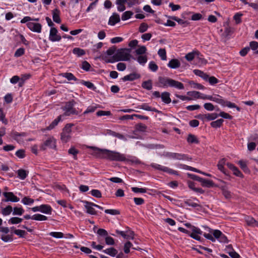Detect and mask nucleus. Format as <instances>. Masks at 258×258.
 <instances>
[{
  "label": "nucleus",
  "instance_id": "1",
  "mask_svg": "<svg viewBox=\"0 0 258 258\" xmlns=\"http://www.w3.org/2000/svg\"><path fill=\"white\" fill-rule=\"evenodd\" d=\"M130 49H120L111 57L107 58L105 57L104 60L105 62L109 63H113L118 61H127L130 59Z\"/></svg>",
  "mask_w": 258,
  "mask_h": 258
},
{
  "label": "nucleus",
  "instance_id": "2",
  "mask_svg": "<svg viewBox=\"0 0 258 258\" xmlns=\"http://www.w3.org/2000/svg\"><path fill=\"white\" fill-rule=\"evenodd\" d=\"M105 159L111 161L122 162L126 160V156L124 154L114 151H111L106 149L105 151Z\"/></svg>",
  "mask_w": 258,
  "mask_h": 258
},
{
  "label": "nucleus",
  "instance_id": "3",
  "mask_svg": "<svg viewBox=\"0 0 258 258\" xmlns=\"http://www.w3.org/2000/svg\"><path fill=\"white\" fill-rule=\"evenodd\" d=\"M74 125L73 123H68L63 127L61 133V140L62 142L67 143L71 137L72 127Z\"/></svg>",
  "mask_w": 258,
  "mask_h": 258
},
{
  "label": "nucleus",
  "instance_id": "4",
  "mask_svg": "<svg viewBox=\"0 0 258 258\" xmlns=\"http://www.w3.org/2000/svg\"><path fill=\"white\" fill-rule=\"evenodd\" d=\"M75 101L74 100L67 102L65 105L62 107L64 111V115L69 116L71 114H78V112L74 107L75 104Z\"/></svg>",
  "mask_w": 258,
  "mask_h": 258
},
{
  "label": "nucleus",
  "instance_id": "5",
  "mask_svg": "<svg viewBox=\"0 0 258 258\" xmlns=\"http://www.w3.org/2000/svg\"><path fill=\"white\" fill-rule=\"evenodd\" d=\"M159 155L161 156L173 160H184L187 159V157L186 155L178 153L164 152L163 153L160 154Z\"/></svg>",
  "mask_w": 258,
  "mask_h": 258
},
{
  "label": "nucleus",
  "instance_id": "6",
  "mask_svg": "<svg viewBox=\"0 0 258 258\" xmlns=\"http://www.w3.org/2000/svg\"><path fill=\"white\" fill-rule=\"evenodd\" d=\"M151 166L155 169H156V170H158L159 171H162L168 173L170 174H173V175H178V172L177 171H175V170H173L171 168H169L167 167H166V166H163V165H160L158 164L153 163L152 164H151Z\"/></svg>",
  "mask_w": 258,
  "mask_h": 258
},
{
  "label": "nucleus",
  "instance_id": "7",
  "mask_svg": "<svg viewBox=\"0 0 258 258\" xmlns=\"http://www.w3.org/2000/svg\"><path fill=\"white\" fill-rule=\"evenodd\" d=\"M213 101L216 102L223 106H227L228 107H235V104L230 101L224 100L221 96L219 95H214Z\"/></svg>",
  "mask_w": 258,
  "mask_h": 258
},
{
  "label": "nucleus",
  "instance_id": "8",
  "mask_svg": "<svg viewBox=\"0 0 258 258\" xmlns=\"http://www.w3.org/2000/svg\"><path fill=\"white\" fill-rule=\"evenodd\" d=\"M88 148L93 150V153H92L93 156L99 158L105 159L106 149H101L93 146H89Z\"/></svg>",
  "mask_w": 258,
  "mask_h": 258
},
{
  "label": "nucleus",
  "instance_id": "9",
  "mask_svg": "<svg viewBox=\"0 0 258 258\" xmlns=\"http://www.w3.org/2000/svg\"><path fill=\"white\" fill-rule=\"evenodd\" d=\"M55 143V140L53 138H49L41 145L40 150L44 151L48 148L51 149L55 148L56 147Z\"/></svg>",
  "mask_w": 258,
  "mask_h": 258
},
{
  "label": "nucleus",
  "instance_id": "10",
  "mask_svg": "<svg viewBox=\"0 0 258 258\" xmlns=\"http://www.w3.org/2000/svg\"><path fill=\"white\" fill-rule=\"evenodd\" d=\"M57 30L55 28L53 27L50 29L49 39L51 41H59L61 40V37L57 34Z\"/></svg>",
  "mask_w": 258,
  "mask_h": 258
},
{
  "label": "nucleus",
  "instance_id": "11",
  "mask_svg": "<svg viewBox=\"0 0 258 258\" xmlns=\"http://www.w3.org/2000/svg\"><path fill=\"white\" fill-rule=\"evenodd\" d=\"M27 27L32 31L40 33L42 29V25L39 23L34 22H28L26 24Z\"/></svg>",
  "mask_w": 258,
  "mask_h": 258
},
{
  "label": "nucleus",
  "instance_id": "12",
  "mask_svg": "<svg viewBox=\"0 0 258 258\" xmlns=\"http://www.w3.org/2000/svg\"><path fill=\"white\" fill-rule=\"evenodd\" d=\"M213 236L217 239L219 242L227 243L228 240L227 237L219 230H215L213 232Z\"/></svg>",
  "mask_w": 258,
  "mask_h": 258
},
{
  "label": "nucleus",
  "instance_id": "13",
  "mask_svg": "<svg viewBox=\"0 0 258 258\" xmlns=\"http://www.w3.org/2000/svg\"><path fill=\"white\" fill-rule=\"evenodd\" d=\"M3 195L6 198V199L3 200L4 202H17L20 200L19 198L15 196L12 192H5Z\"/></svg>",
  "mask_w": 258,
  "mask_h": 258
},
{
  "label": "nucleus",
  "instance_id": "14",
  "mask_svg": "<svg viewBox=\"0 0 258 258\" xmlns=\"http://www.w3.org/2000/svg\"><path fill=\"white\" fill-rule=\"evenodd\" d=\"M172 79L166 77H159L158 78L160 86L167 88L170 86Z\"/></svg>",
  "mask_w": 258,
  "mask_h": 258
},
{
  "label": "nucleus",
  "instance_id": "15",
  "mask_svg": "<svg viewBox=\"0 0 258 258\" xmlns=\"http://www.w3.org/2000/svg\"><path fill=\"white\" fill-rule=\"evenodd\" d=\"M84 203L85 204V208L87 210L86 212L87 213L90 215H96V211L94 208L95 204L88 201H84Z\"/></svg>",
  "mask_w": 258,
  "mask_h": 258
},
{
  "label": "nucleus",
  "instance_id": "16",
  "mask_svg": "<svg viewBox=\"0 0 258 258\" xmlns=\"http://www.w3.org/2000/svg\"><path fill=\"white\" fill-rule=\"evenodd\" d=\"M141 75L137 73H133L124 76L121 79L123 81H133L140 78Z\"/></svg>",
  "mask_w": 258,
  "mask_h": 258
},
{
  "label": "nucleus",
  "instance_id": "17",
  "mask_svg": "<svg viewBox=\"0 0 258 258\" xmlns=\"http://www.w3.org/2000/svg\"><path fill=\"white\" fill-rule=\"evenodd\" d=\"M120 21L119 15L117 13H113V15L110 17L108 24L111 26H114L116 23Z\"/></svg>",
  "mask_w": 258,
  "mask_h": 258
},
{
  "label": "nucleus",
  "instance_id": "18",
  "mask_svg": "<svg viewBox=\"0 0 258 258\" xmlns=\"http://www.w3.org/2000/svg\"><path fill=\"white\" fill-rule=\"evenodd\" d=\"M26 136L27 134L24 132L19 133L17 132H14L12 133V137L19 143L23 142V140L22 139H19V137H24Z\"/></svg>",
  "mask_w": 258,
  "mask_h": 258
},
{
  "label": "nucleus",
  "instance_id": "19",
  "mask_svg": "<svg viewBox=\"0 0 258 258\" xmlns=\"http://www.w3.org/2000/svg\"><path fill=\"white\" fill-rule=\"evenodd\" d=\"M52 19L54 22L56 23H60L61 20L60 18V11L58 9H55L52 11Z\"/></svg>",
  "mask_w": 258,
  "mask_h": 258
},
{
  "label": "nucleus",
  "instance_id": "20",
  "mask_svg": "<svg viewBox=\"0 0 258 258\" xmlns=\"http://www.w3.org/2000/svg\"><path fill=\"white\" fill-rule=\"evenodd\" d=\"M218 117V114L216 113H208L202 116L201 119H206L207 121L213 120Z\"/></svg>",
  "mask_w": 258,
  "mask_h": 258
},
{
  "label": "nucleus",
  "instance_id": "21",
  "mask_svg": "<svg viewBox=\"0 0 258 258\" xmlns=\"http://www.w3.org/2000/svg\"><path fill=\"white\" fill-rule=\"evenodd\" d=\"M170 87H173L179 90H182L184 89V85L182 83L173 79L171 80Z\"/></svg>",
  "mask_w": 258,
  "mask_h": 258
},
{
  "label": "nucleus",
  "instance_id": "22",
  "mask_svg": "<svg viewBox=\"0 0 258 258\" xmlns=\"http://www.w3.org/2000/svg\"><path fill=\"white\" fill-rule=\"evenodd\" d=\"M245 221L247 224L252 227H258V221L251 217L247 216L245 217Z\"/></svg>",
  "mask_w": 258,
  "mask_h": 258
},
{
  "label": "nucleus",
  "instance_id": "23",
  "mask_svg": "<svg viewBox=\"0 0 258 258\" xmlns=\"http://www.w3.org/2000/svg\"><path fill=\"white\" fill-rule=\"evenodd\" d=\"M40 212L46 214H51L52 209L48 205H41L40 206Z\"/></svg>",
  "mask_w": 258,
  "mask_h": 258
},
{
  "label": "nucleus",
  "instance_id": "24",
  "mask_svg": "<svg viewBox=\"0 0 258 258\" xmlns=\"http://www.w3.org/2000/svg\"><path fill=\"white\" fill-rule=\"evenodd\" d=\"M170 93L168 92H163L161 95L162 101L166 104L170 103L171 102V100L170 98Z\"/></svg>",
  "mask_w": 258,
  "mask_h": 258
},
{
  "label": "nucleus",
  "instance_id": "25",
  "mask_svg": "<svg viewBox=\"0 0 258 258\" xmlns=\"http://www.w3.org/2000/svg\"><path fill=\"white\" fill-rule=\"evenodd\" d=\"M168 67L171 69H177L180 66V61L177 59H172L169 61Z\"/></svg>",
  "mask_w": 258,
  "mask_h": 258
},
{
  "label": "nucleus",
  "instance_id": "26",
  "mask_svg": "<svg viewBox=\"0 0 258 258\" xmlns=\"http://www.w3.org/2000/svg\"><path fill=\"white\" fill-rule=\"evenodd\" d=\"M61 75L63 77L66 78L69 81L74 80L77 82V83H79L80 80L75 77V76L71 73H62Z\"/></svg>",
  "mask_w": 258,
  "mask_h": 258
},
{
  "label": "nucleus",
  "instance_id": "27",
  "mask_svg": "<svg viewBox=\"0 0 258 258\" xmlns=\"http://www.w3.org/2000/svg\"><path fill=\"white\" fill-rule=\"evenodd\" d=\"M200 182L201 183L202 185L204 187H213L214 185V182L212 180L206 179L203 178H202Z\"/></svg>",
  "mask_w": 258,
  "mask_h": 258
},
{
  "label": "nucleus",
  "instance_id": "28",
  "mask_svg": "<svg viewBox=\"0 0 258 258\" xmlns=\"http://www.w3.org/2000/svg\"><path fill=\"white\" fill-rule=\"evenodd\" d=\"M125 1L124 0H116V4L117 5V10L119 12H123L125 9L124 6Z\"/></svg>",
  "mask_w": 258,
  "mask_h": 258
},
{
  "label": "nucleus",
  "instance_id": "29",
  "mask_svg": "<svg viewBox=\"0 0 258 258\" xmlns=\"http://www.w3.org/2000/svg\"><path fill=\"white\" fill-rule=\"evenodd\" d=\"M194 72L196 75L200 77L205 81H208V75L206 73H205L204 72L199 70H195Z\"/></svg>",
  "mask_w": 258,
  "mask_h": 258
},
{
  "label": "nucleus",
  "instance_id": "30",
  "mask_svg": "<svg viewBox=\"0 0 258 258\" xmlns=\"http://www.w3.org/2000/svg\"><path fill=\"white\" fill-rule=\"evenodd\" d=\"M18 176L21 179L24 180L25 179L28 175V171L25 170L24 169H19L17 171Z\"/></svg>",
  "mask_w": 258,
  "mask_h": 258
},
{
  "label": "nucleus",
  "instance_id": "31",
  "mask_svg": "<svg viewBox=\"0 0 258 258\" xmlns=\"http://www.w3.org/2000/svg\"><path fill=\"white\" fill-rule=\"evenodd\" d=\"M61 116L59 115L56 118H55L51 123L47 127L48 130L53 129L55 126L57 125L58 122L61 120Z\"/></svg>",
  "mask_w": 258,
  "mask_h": 258
},
{
  "label": "nucleus",
  "instance_id": "32",
  "mask_svg": "<svg viewBox=\"0 0 258 258\" xmlns=\"http://www.w3.org/2000/svg\"><path fill=\"white\" fill-rule=\"evenodd\" d=\"M226 164V161L225 159H222L219 161V163L217 165L218 169L224 174H226V170L224 168V165Z\"/></svg>",
  "mask_w": 258,
  "mask_h": 258
},
{
  "label": "nucleus",
  "instance_id": "33",
  "mask_svg": "<svg viewBox=\"0 0 258 258\" xmlns=\"http://www.w3.org/2000/svg\"><path fill=\"white\" fill-rule=\"evenodd\" d=\"M187 141L190 144H198L199 141L197 137L192 134H189L187 138Z\"/></svg>",
  "mask_w": 258,
  "mask_h": 258
},
{
  "label": "nucleus",
  "instance_id": "34",
  "mask_svg": "<svg viewBox=\"0 0 258 258\" xmlns=\"http://www.w3.org/2000/svg\"><path fill=\"white\" fill-rule=\"evenodd\" d=\"M103 251L111 256H114L117 253V251L113 247H110L103 250Z\"/></svg>",
  "mask_w": 258,
  "mask_h": 258
},
{
  "label": "nucleus",
  "instance_id": "35",
  "mask_svg": "<svg viewBox=\"0 0 258 258\" xmlns=\"http://www.w3.org/2000/svg\"><path fill=\"white\" fill-rule=\"evenodd\" d=\"M32 219L36 221H45L47 220V217L44 215L37 214L32 216Z\"/></svg>",
  "mask_w": 258,
  "mask_h": 258
},
{
  "label": "nucleus",
  "instance_id": "36",
  "mask_svg": "<svg viewBox=\"0 0 258 258\" xmlns=\"http://www.w3.org/2000/svg\"><path fill=\"white\" fill-rule=\"evenodd\" d=\"M142 87L147 90H151L152 89V83L151 80L144 81L142 84Z\"/></svg>",
  "mask_w": 258,
  "mask_h": 258
},
{
  "label": "nucleus",
  "instance_id": "37",
  "mask_svg": "<svg viewBox=\"0 0 258 258\" xmlns=\"http://www.w3.org/2000/svg\"><path fill=\"white\" fill-rule=\"evenodd\" d=\"M79 83H81L86 86L88 88L92 89L93 90H95L96 89V87L94 86V84L90 82L80 80Z\"/></svg>",
  "mask_w": 258,
  "mask_h": 258
},
{
  "label": "nucleus",
  "instance_id": "38",
  "mask_svg": "<svg viewBox=\"0 0 258 258\" xmlns=\"http://www.w3.org/2000/svg\"><path fill=\"white\" fill-rule=\"evenodd\" d=\"M223 122L224 120L223 119H219L216 121H212L211 123V125L214 128L220 127L222 125Z\"/></svg>",
  "mask_w": 258,
  "mask_h": 258
},
{
  "label": "nucleus",
  "instance_id": "39",
  "mask_svg": "<svg viewBox=\"0 0 258 258\" xmlns=\"http://www.w3.org/2000/svg\"><path fill=\"white\" fill-rule=\"evenodd\" d=\"M198 51H192L191 52H189L185 55V58L188 61H191L194 59L195 55L196 54L198 55Z\"/></svg>",
  "mask_w": 258,
  "mask_h": 258
},
{
  "label": "nucleus",
  "instance_id": "40",
  "mask_svg": "<svg viewBox=\"0 0 258 258\" xmlns=\"http://www.w3.org/2000/svg\"><path fill=\"white\" fill-rule=\"evenodd\" d=\"M137 60L140 64L144 66L147 61V56L141 55L137 57Z\"/></svg>",
  "mask_w": 258,
  "mask_h": 258
},
{
  "label": "nucleus",
  "instance_id": "41",
  "mask_svg": "<svg viewBox=\"0 0 258 258\" xmlns=\"http://www.w3.org/2000/svg\"><path fill=\"white\" fill-rule=\"evenodd\" d=\"M134 14V13L131 11H126L124 12L121 16V19L123 21H125L129 19Z\"/></svg>",
  "mask_w": 258,
  "mask_h": 258
},
{
  "label": "nucleus",
  "instance_id": "42",
  "mask_svg": "<svg viewBox=\"0 0 258 258\" xmlns=\"http://www.w3.org/2000/svg\"><path fill=\"white\" fill-rule=\"evenodd\" d=\"M184 204L188 206H190L194 208L201 207V205L197 203L192 202L191 200H187L184 202Z\"/></svg>",
  "mask_w": 258,
  "mask_h": 258
},
{
  "label": "nucleus",
  "instance_id": "43",
  "mask_svg": "<svg viewBox=\"0 0 258 258\" xmlns=\"http://www.w3.org/2000/svg\"><path fill=\"white\" fill-rule=\"evenodd\" d=\"M12 212V207L11 206H8L3 209L2 213L4 216L9 215Z\"/></svg>",
  "mask_w": 258,
  "mask_h": 258
},
{
  "label": "nucleus",
  "instance_id": "44",
  "mask_svg": "<svg viewBox=\"0 0 258 258\" xmlns=\"http://www.w3.org/2000/svg\"><path fill=\"white\" fill-rule=\"evenodd\" d=\"M147 48L145 46H140L139 48L137 49L135 51L137 55H142L146 52Z\"/></svg>",
  "mask_w": 258,
  "mask_h": 258
},
{
  "label": "nucleus",
  "instance_id": "45",
  "mask_svg": "<svg viewBox=\"0 0 258 258\" xmlns=\"http://www.w3.org/2000/svg\"><path fill=\"white\" fill-rule=\"evenodd\" d=\"M22 203L26 205H31L34 203V200L28 197H25L21 201Z\"/></svg>",
  "mask_w": 258,
  "mask_h": 258
},
{
  "label": "nucleus",
  "instance_id": "46",
  "mask_svg": "<svg viewBox=\"0 0 258 258\" xmlns=\"http://www.w3.org/2000/svg\"><path fill=\"white\" fill-rule=\"evenodd\" d=\"M24 212V210L22 208L15 207L14 208L13 215H22Z\"/></svg>",
  "mask_w": 258,
  "mask_h": 258
},
{
  "label": "nucleus",
  "instance_id": "47",
  "mask_svg": "<svg viewBox=\"0 0 258 258\" xmlns=\"http://www.w3.org/2000/svg\"><path fill=\"white\" fill-rule=\"evenodd\" d=\"M23 219L19 217H12L9 220V223L12 224H16L20 223L22 221Z\"/></svg>",
  "mask_w": 258,
  "mask_h": 258
},
{
  "label": "nucleus",
  "instance_id": "48",
  "mask_svg": "<svg viewBox=\"0 0 258 258\" xmlns=\"http://www.w3.org/2000/svg\"><path fill=\"white\" fill-rule=\"evenodd\" d=\"M187 94L194 99H199L200 92L196 91H188L187 92Z\"/></svg>",
  "mask_w": 258,
  "mask_h": 258
},
{
  "label": "nucleus",
  "instance_id": "49",
  "mask_svg": "<svg viewBox=\"0 0 258 258\" xmlns=\"http://www.w3.org/2000/svg\"><path fill=\"white\" fill-rule=\"evenodd\" d=\"M238 164L241 168L245 172H249V169L247 166L246 163L245 161L240 160L238 162Z\"/></svg>",
  "mask_w": 258,
  "mask_h": 258
},
{
  "label": "nucleus",
  "instance_id": "50",
  "mask_svg": "<svg viewBox=\"0 0 258 258\" xmlns=\"http://www.w3.org/2000/svg\"><path fill=\"white\" fill-rule=\"evenodd\" d=\"M73 52L74 54L77 55L78 56H80L85 54V51L79 48H74Z\"/></svg>",
  "mask_w": 258,
  "mask_h": 258
},
{
  "label": "nucleus",
  "instance_id": "51",
  "mask_svg": "<svg viewBox=\"0 0 258 258\" xmlns=\"http://www.w3.org/2000/svg\"><path fill=\"white\" fill-rule=\"evenodd\" d=\"M158 54L162 60H165L166 59V52L165 49H160L158 50Z\"/></svg>",
  "mask_w": 258,
  "mask_h": 258
},
{
  "label": "nucleus",
  "instance_id": "52",
  "mask_svg": "<svg viewBox=\"0 0 258 258\" xmlns=\"http://www.w3.org/2000/svg\"><path fill=\"white\" fill-rule=\"evenodd\" d=\"M132 190L136 193H146L147 192V189L145 188H139L137 187H132Z\"/></svg>",
  "mask_w": 258,
  "mask_h": 258
},
{
  "label": "nucleus",
  "instance_id": "53",
  "mask_svg": "<svg viewBox=\"0 0 258 258\" xmlns=\"http://www.w3.org/2000/svg\"><path fill=\"white\" fill-rule=\"evenodd\" d=\"M149 68L152 72H156L158 69V66L155 63V62L152 61L150 62L149 64Z\"/></svg>",
  "mask_w": 258,
  "mask_h": 258
},
{
  "label": "nucleus",
  "instance_id": "54",
  "mask_svg": "<svg viewBox=\"0 0 258 258\" xmlns=\"http://www.w3.org/2000/svg\"><path fill=\"white\" fill-rule=\"evenodd\" d=\"M132 246L133 244L131 242H126L124 245V252L125 253H128L130 251V249L132 247Z\"/></svg>",
  "mask_w": 258,
  "mask_h": 258
},
{
  "label": "nucleus",
  "instance_id": "55",
  "mask_svg": "<svg viewBox=\"0 0 258 258\" xmlns=\"http://www.w3.org/2000/svg\"><path fill=\"white\" fill-rule=\"evenodd\" d=\"M136 128L138 131L145 132L147 128V126L144 124L140 123L136 125Z\"/></svg>",
  "mask_w": 258,
  "mask_h": 258
},
{
  "label": "nucleus",
  "instance_id": "56",
  "mask_svg": "<svg viewBox=\"0 0 258 258\" xmlns=\"http://www.w3.org/2000/svg\"><path fill=\"white\" fill-rule=\"evenodd\" d=\"M105 213L112 215H119V211L116 209H107L105 210Z\"/></svg>",
  "mask_w": 258,
  "mask_h": 258
},
{
  "label": "nucleus",
  "instance_id": "57",
  "mask_svg": "<svg viewBox=\"0 0 258 258\" xmlns=\"http://www.w3.org/2000/svg\"><path fill=\"white\" fill-rule=\"evenodd\" d=\"M242 16V14L239 13H237L234 15L233 19L235 21V23L236 24H240L241 22V17Z\"/></svg>",
  "mask_w": 258,
  "mask_h": 258
},
{
  "label": "nucleus",
  "instance_id": "58",
  "mask_svg": "<svg viewBox=\"0 0 258 258\" xmlns=\"http://www.w3.org/2000/svg\"><path fill=\"white\" fill-rule=\"evenodd\" d=\"M91 195L96 198H100L102 197L101 192L98 189H92L91 191Z\"/></svg>",
  "mask_w": 258,
  "mask_h": 258
},
{
  "label": "nucleus",
  "instance_id": "59",
  "mask_svg": "<svg viewBox=\"0 0 258 258\" xmlns=\"http://www.w3.org/2000/svg\"><path fill=\"white\" fill-rule=\"evenodd\" d=\"M49 235L57 238H62L63 236V234L59 232H51L50 233Z\"/></svg>",
  "mask_w": 258,
  "mask_h": 258
},
{
  "label": "nucleus",
  "instance_id": "60",
  "mask_svg": "<svg viewBox=\"0 0 258 258\" xmlns=\"http://www.w3.org/2000/svg\"><path fill=\"white\" fill-rule=\"evenodd\" d=\"M97 106H90L88 107L87 109L84 112L83 114H86L89 113L93 112L97 109Z\"/></svg>",
  "mask_w": 258,
  "mask_h": 258
},
{
  "label": "nucleus",
  "instance_id": "61",
  "mask_svg": "<svg viewBox=\"0 0 258 258\" xmlns=\"http://www.w3.org/2000/svg\"><path fill=\"white\" fill-rule=\"evenodd\" d=\"M14 233L20 237H24L26 233L24 230L20 229L15 230Z\"/></svg>",
  "mask_w": 258,
  "mask_h": 258
},
{
  "label": "nucleus",
  "instance_id": "62",
  "mask_svg": "<svg viewBox=\"0 0 258 258\" xmlns=\"http://www.w3.org/2000/svg\"><path fill=\"white\" fill-rule=\"evenodd\" d=\"M207 81H208L209 82V83L212 85L218 83L219 82L217 78H216L215 77H213V76L209 77V76H208V79Z\"/></svg>",
  "mask_w": 258,
  "mask_h": 258
},
{
  "label": "nucleus",
  "instance_id": "63",
  "mask_svg": "<svg viewBox=\"0 0 258 258\" xmlns=\"http://www.w3.org/2000/svg\"><path fill=\"white\" fill-rule=\"evenodd\" d=\"M205 109L208 111H213L215 109L214 106L211 103H206L204 105Z\"/></svg>",
  "mask_w": 258,
  "mask_h": 258
},
{
  "label": "nucleus",
  "instance_id": "64",
  "mask_svg": "<svg viewBox=\"0 0 258 258\" xmlns=\"http://www.w3.org/2000/svg\"><path fill=\"white\" fill-rule=\"evenodd\" d=\"M148 28V25L146 23H143L140 25L139 31L141 33H143L147 30Z\"/></svg>",
  "mask_w": 258,
  "mask_h": 258
}]
</instances>
